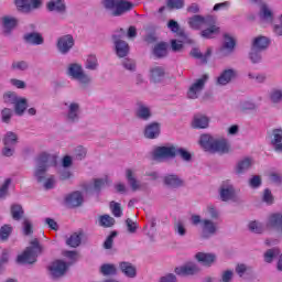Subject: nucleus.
<instances>
[{
    "instance_id": "55",
    "label": "nucleus",
    "mask_w": 282,
    "mask_h": 282,
    "mask_svg": "<svg viewBox=\"0 0 282 282\" xmlns=\"http://www.w3.org/2000/svg\"><path fill=\"white\" fill-rule=\"evenodd\" d=\"M113 237H116V231H112L104 242V248H106V250H111V247L113 246Z\"/></svg>"
},
{
    "instance_id": "23",
    "label": "nucleus",
    "mask_w": 282,
    "mask_h": 282,
    "mask_svg": "<svg viewBox=\"0 0 282 282\" xmlns=\"http://www.w3.org/2000/svg\"><path fill=\"white\" fill-rule=\"evenodd\" d=\"M50 12H65V3L63 0H53L47 3Z\"/></svg>"
},
{
    "instance_id": "33",
    "label": "nucleus",
    "mask_w": 282,
    "mask_h": 282,
    "mask_svg": "<svg viewBox=\"0 0 282 282\" xmlns=\"http://www.w3.org/2000/svg\"><path fill=\"white\" fill-rule=\"evenodd\" d=\"M116 224V219L109 215H102L99 217V226H102L104 228H111Z\"/></svg>"
},
{
    "instance_id": "63",
    "label": "nucleus",
    "mask_w": 282,
    "mask_h": 282,
    "mask_svg": "<svg viewBox=\"0 0 282 282\" xmlns=\"http://www.w3.org/2000/svg\"><path fill=\"white\" fill-rule=\"evenodd\" d=\"M232 274H234L232 271H229V270L225 271L223 273L221 281L223 282H230V281H232Z\"/></svg>"
},
{
    "instance_id": "60",
    "label": "nucleus",
    "mask_w": 282,
    "mask_h": 282,
    "mask_svg": "<svg viewBox=\"0 0 282 282\" xmlns=\"http://www.w3.org/2000/svg\"><path fill=\"white\" fill-rule=\"evenodd\" d=\"M24 235H32V223L29 219L23 220Z\"/></svg>"
},
{
    "instance_id": "49",
    "label": "nucleus",
    "mask_w": 282,
    "mask_h": 282,
    "mask_svg": "<svg viewBox=\"0 0 282 282\" xmlns=\"http://www.w3.org/2000/svg\"><path fill=\"white\" fill-rule=\"evenodd\" d=\"M87 69H96L98 67V59L95 55H89L86 59Z\"/></svg>"
},
{
    "instance_id": "47",
    "label": "nucleus",
    "mask_w": 282,
    "mask_h": 282,
    "mask_svg": "<svg viewBox=\"0 0 282 282\" xmlns=\"http://www.w3.org/2000/svg\"><path fill=\"white\" fill-rule=\"evenodd\" d=\"M182 41H177V40H172L171 41V45H172V50L173 52H182V48L184 47V42H186V35L185 37L184 36H181Z\"/></svg>"
},
{
    "instance_id": "5",
    "label": "nucleus",
    "mask_w": 282,
    "mask_h": 282,
    "mask_svg": "<svg viewBox=\"0 0 282 282\" xmlns=\"http://www.w3.org/2000/svg\"><path fill=\"white\" fill-rule=\"evenodd\" d=\"M177 155V148L171 147H158L152 152V160L156 162H163V160H169Z\"/></svg>"
},
{
    "instance_id": "7",
    "label": "nucleus",
    "mask_w": 282,
    "mask_h": 282,
    "mask_svg": "<svg viewBox=\"0 0 282 282\" xmlns=\"http://www.w3.org/2000/svg\"><path fill=\"white\" fill-rule=\"evenodd\" d=\"M67 263L57 260L54 261L48 270L53 279H61V276H65V272H67Z\"/></svg>"
},
{
    "instance_id": "24",
    "label": "nucleus",
    "mask_w": 282,
    "mask_h": 282,
    "mask_svg": "<svg viewBox=\"0 0 282 282\" xmlns=\"http://www.w3.org/2000/svg\"><path fill=\"white\" fill-rule=\"evenodd\" d=\"M268 45H270V40H268V37L265 36H258L254 39L253 41V50H265L268 47Z\"/></svg>"
},
{
    "instance_id": "3",
    "label": "nucleus",
    "mask_w": 282,
    "mask_h": 282,
    "mask_svg": "<svg viewBox=\"0 0 282 282\" xmlns=\"http://www.w3.org/2000/svg\"><path fill=\"white\" fill-rule=\"evenodd\" d=\"M41 252V245L39 243V239L35 238L31 241V247H28L22 254L18 256L17 262L35 263L36 257H39Z\"/></svg>"
},
{
    "instance_id": "56",
    "label": "nucleus",
    "mask_w": 282,
    "mask_h": 282,
    "mask_svg": "<svg viewBox=\"0 0 282 282\" xmlns=\"http://www.w3.org/2000/svg\"><path fill=\"white\" fill-rule=\"evenodd\" d=\"M176 155H181V158L183 160H185L186 162H188V160H191V154L188 153V151H186L182 148H176Z\"/></svg>"
},
{
    "instance_id": "38",
    "label": "nucleus",
    "mask_w": 282,
    "mask_h": 282,
    "mask_svg": "<svg viewBox=\"0 0 282 282\" xmlns=\"http://www.w3.org/2000/svg\"><path fill=\"white\" fill-rule=\"evenodd\" d=\"M167 28L171 29L172 32H175L178 36H183V39H186V33L180 29V24L175 22V20H170Z\"/></svg>"
},
{
    "instance_id": "50",
    "label": "nucleus",
    "mask_w": 282,
    "mask_h": 282,
    "mask_svg": "<svg viewBox=\"0 0 282 282\" xmlns=\"http://www.w3.org/2000/svg\"><path fill=\"white\" fill-rule=\"evenodd\" d=\"M110 209L112 215L116 217H122V208H120V204L116 202L110 203Z\"/></svg>"
},
{
    "instance_id": "15",
    "label": "nucleus",
    "mask_w": 282,
    "mask_h": 282,
    "mask_svg": "<svg viewBox=\"0 0 282 282\" xmlns=\"http://www.w3.org/2000/svg\"><path fill=\"white\" fill-rule=\"evenodd\" d=\"M235 78H237V72L234 69H226L218 77V85H228V83L235 80Z\"/></svg>"
},
{
    "instance_id": "62",
    "label": "nucleus",
    "mask_w": 282,
    "mask_h": 282,
    "mask_svg": "<svg viewBox=\"0 0 282 282\" xmlns=\"http://www.w3.org/2000/svg\"><path fill=\"white\" fill-rule=\"evenodd\" d=\"M126 224L128 226L129 232H135V230H138V225L133 220H131V218H128L126 220Z\"/></svg>"
},
{
    "instance_id": "35",
    "label": "nucleus",
    "mask_w": 282,
    "mask_h": 282,
    "mask_svg": "<svg viewBox=\"0 0 282 282\" xmlns=\"http://www.w3.org/2000/svg\"><path fill=\"white\" fill-rule=\"evenodd\" d=\"M18 140H19V138L17 137V134L14 132H7V134L3 139L4 147H14V144H17Z\"/></svg>"
},
{
    "instance_id": "58",
    "label": "nucleus",
    "mask_w": 282,
    "mask_h": 282,
    "mask_svg": "<svg viewBox=\"0 0 282 282\" xmlns=\"http://www.w3.org/2000/svg\"><path fill=\"white\" fill-rule=\"evenodd\" d=\"M259 50H254V47H252L250 53V59L252 61V63H259L261 61V55L259 54Z\"/></svg>"
},
{
    "instance_id": "2",
    "label": "nucleus",
    "mask_w": 282,
    "mask_h": 282,
    "mask_svg": "<svg viewBox=\"0 0 282 282\" xmlns=\"http://www.w3.org/2000/svg\"><path fill=\"white\" fill-rule=\"evenodd\" d=\"M50 166H56V156L43 152L37 158V169L35 170V177L37 178V182L43 181L45 177V171H47Z\"/></svg>"
},
{
    "instance_id": "45",
    "label": "nucleus",
    "mask_w": 282,
    "mask_h": 282,
    "mask_svg": "<svg viewBox=\"0 0 282 282\" xmlns=\"http://www.w3.org/2000/svg\"><path fill=\"white\" fill-rule=\"evenodd\" d=\"M67 246H70V248H78L80 246V236L78 234H73L67 240Z\"/></svg>"
},
{
    "instance_id": "6",
    "label": "nucleus",
    "mask_w": 282,
    "mask_h": 282,
    "mask_svg": "<svg viewBox=\"0 0 282 282\" xmlns=\"http://www.w3.org/2000/svg\"><path fill=\"white\" fill-rule=\"evenodd\" d=\"M208 80V75H203L200 78L196 79L189 87L187 91V98L195 100L204 90L206 82Z\"/></svg>"
},
{
    "instance_id": "13",
    "label": "nucleus",
    "mask_w": 282,
    "mask_h": 282,
    "mask_svg": "<svg viewBox=\"0 0 282 282\" xmlns=\"http://www.w3.org/2000/svg\"><path fill=\"white\" fill-rule=\"evenodd\" d=\"M65 203L68 208H76L83 204V194L80 192H74L70 195L66 196Z\"/></svg>"
},
{
    "instance_id": "36",
    "label": "nucleus",
    "mask_w": 282,
    "mask_h": 282,
    "mask_svg": "<svg viewBox=\"0 0 282 282\" xmlns=\"http://www.w3.org/2000/svg\"><path fill=\"white\" fill-rule=\"evenodd\" d=\"M252 166V159H245L240 162H238L237 165V173H245V171H248Z\"/></svg>"
},
{
    "instance_id": "26",
    "label": "nucleus",
    "mask_w": 282,
    "mask_h": 282,
    "mask_svg": "<svg viewBox=\"0 0 282 282\" xmlns=\"http://www.w3.org/2000/svg\"><path fill=\"white\" fill-rule=\"evenodd\" d=\"M210 54H213V51L210 48H207V52L205 55L202 54L199 48H193L191 51V56H193V58H198L200 61V63H206L208 59V56H210Z\"/></svg>"
},
{
    "instance_id": "40",
    "label": "nucleus",
    "mask_w": 282,
    "mask_h": 282,
    "mask_svg": "<svg viewBox=\"0 0 282 282\" xmlns=\"http://www.w3.org/2000/svg\"><path fill=\"white\" fill-rule=\"evenodd\" d=\"M10 235H12V226L3 225L0 228V239H1V241H8V239L10 238Z\"/></svg>"
},
{
    "instance_id": "4",
    "label": "nucleus",
    "mask_w": 282,
    "mask_h": 282,
    "mask_svg": "<svg viewBox=\"0 0 282 282\" xmlns=\"http://www.w3.org/2000/svg\"><path fill=\"white\" fill-rule=\"evenodd\" d=\"M104 6L107 10H113L112 17H122L124 12H129L133 8V3L129 0H105Z\"/></svg>"
},
{
    "instance_id": "28",
    "label": "nucleus",
    "mask_w": 282,
    "mask_h": 282,
    "mask_svg": "<svg viewBox=\"0 0 282 282\" xmlns=\"http://www.w3.org/2000/svg\"><path fill=\"white\" fill-rule=\"evenodd\" d=\"M79 109H80V106H78V104L73 102L69 105L67 119L70 120V122H75V120H78Z\"/></svg>"
},
{
    "instance_id": "53",
    "label": "nucleus",
    "mask_w": 282,
    "mask_h": 282,
    "mask_svg": "<svg viewBox=\"0 0 282 282\" xmlns=\"http://www.w3.org/2000/svg\"><path fill=\"white\" fill-rule=\"evenodd\" d=\"M12 180L7 178L0 187V198H3L8 195V188L10 187Z\"/></svg>"
},
{
    "instance_id": "9",
    "label": "nucleus",
    "mask_w": 282,
    "mask_h": 282,
    "mask_svg": "<svg viewBox=\"0 0 282 282\" xmlns=\"http://www.w3.org/2000/svg\"><path fill=\"white\" fill-rule=\"evenodd\" d=\"M68 74L79 83H89V76L83 74V68L78 64H72L68 68Z\"/></svg>"
},
{
    "instance_id": "17",
    "label": "nucleus",
    "mask_w": 282,
    "mask_h": 282,
    "mask_svg": "<svg viewBox=\"0 0 282 282\" xmlns=\"http://www.w3.org/2000/svg\"><path fill=\"white\" fill-rule=\"evenodd\" d=\"M271 144L275 151L282 152V129H275L272 133Z\"/></svg>"
},
{
    "instance_id": "41",
    "label": "nucleus",
    "mask_w": 282,
    "mask_h": 282,
    "mask_svg": "<svg viewBox=\"0 0 282 282\" xmlns=\"http://www.w3.org/2000/svg\"><path fill=\"white\" fill-rule=\"evenodd\" d=\"M100 272L104 274V276H111L116 274L117 269L115 264H104L100 268Z\"/></svg>"
},
{
    "instance_id": "54",
    "label": "nucleus",
    "mask_w": 282,
    "mask_h": 282,
    "mask_svg": "<svg viewBox=\"0 0 282 282\" xmlns=\"http://www.w3.org/2000/svg\"><path fill=\"white\" fill-rule=\"evenodd\" d=\"M271 101L272 102H281L282 101V90L275 89L271 93Z\"/></svg>"
},
{
    "instance_id": "44",
    "label": "nucleus",
    "mask_w": 282,
    "mask_h": 282,
    "mask_svg": "<svg viewBox=\"0 0 282 282\" xmlns=\"http://www.w3.org/2000/svg\"><path fill=\"white\" fill-rule=\"evenodd\" d=\"M223 50L232 52V50H235V39L230 37L228 34H225V43L223 44Z\"/></svg>"
},
{
    "instance_id": "16",
    "label": "nucleus",
    "mask_w": 282,
    "mask_h": 282,
    "mask_svg": "<svg viewBox=\"0 0 282 282\" xmlns=\"http://www.w3.org/2000/svg\"><path fill=\"white\" fill-rule=\"evenodd\" d=\"M189 28L193 30H200L204 25H208V20L204 19L202 15H194L188 20Z\"/></svg>"
},
{
    "instance_id": "34",
    "label": "nucleus",
    "mask_w": 282,
    "mask_h": 282,
    "mask_svg": "<svg viewBox=\"0 0 282 282\" xmlns=\"http://www.w3.org/2000/svg\"><path fill=\"white\" fill-rule=\"evenodd\" d=\"M11 215L15 221H19L23 217V207L19 204L12 205Z\"/></svg>"
},
{
    "instance_id": "32",
    "label": "nucleus",
    "mask_w": 282,
    "mask_h": 282,
    "mask_svg": "<svg viewBox=\"0 0 282 282\" xmlns=\"http://www.w3.org/2000/svg\"><path fill=\"white\" fill-rule=\"evenodd\" d=\"M202 36L204 39H215L219 34V28L213 25L204 31H202Z\"/></svg>"
},
{
    "instance_id": "27",
    "label": "nucleus",
    "mask_w": 282,
    "mask_h": 282,
    "mask_svg": "<svg viewBox=\"0 0 282 282\" xmlns=\"http://www.w3.org/2000/svg\"><path fill=\"white\" fill-rule=\"evenodd\" d=\"M260 18L263 21L272 22V19H274V14L272 13V10L267 4H261L260 7Z\"/></svg>"
},
{
    "instance_id": "43",
    "label": "nucleus",
    "mask_w": 282,
    "mask_h": 282,
    "mask_svg": "<svg viewBox=\"0 0 282 282\" xmlns=\"http://www.w3.org/2000/svg\"><path fill=\"white\" fill-rule=\"evenodd\" d=\"M279 254H281V251L278 248L269 249L264 253V261L267 263H272V259H274V257H279Z\"/></svg>"
},
{
    "instance_id": "51",
    "label": "nucleus",
    "mask_w": 282,
    "mask_h": 282,
    "mask_svg": "<svg viewBox=\"0 0 282 282\" xmlns=\"http://www.w3.org/2000/svg\"><path fill=\"white\" fill-rule=\"evenodd\" d=\"M249 230H251V232H256L257 235H261V232H263V226L257 221H251L249 224Z\"/></svg>"
},
{
    "instance_id": "39",
    "label": "nucleus",
    "mask_w": 282,
    "mask_h": 282,
    "mask_svg": "<svg viewBox=\"0 0 282 282\" xmlns=\"http://www.w3.org/2000/svg\"><path fill=\"white\" fill-rule=\"evenodd\" d=\"M164 76V69L160 66H156L151 69V78L154 83L160 82L161 78Z\"/></svg>"
},
{
    "instance_id": "11",
    "label": "nucleus",
    "mask_w": 282,
    "mask_h": 282,
    "mask_svg": "<svg viewBox=\"0 0 282 282\" xmlns=\"http://www.w3.org/2000/svg\"><path fill=\"white\" fill-rule=\"evenodd\" d=\"M197 272H199V268L195 263H187L175 269V273L178 276H191L192 274H197Z\"/></svg>"
},
{
    "instance_id": "29",
    "label": "nucleus",
    "mask_w": 282,
    "mask_h": 282,
    "mask_svg": "<svg viewBox=\"0 0 282 282\" xmlns=\"http://www.w3.org/2000/svg\"><path fill=\"white\" fill-rule=\"evenodd\" d=\"M164 184L170 186L171 188H177V186H182V180L175 175H169L164 178Z\"/></svg>"
},
{
    "instance_id": "61",
    "label": "nucleus",
    "mask_w": 282,
    "mask_h": 282,
    "mask_svg": "<svg viewBox=\"0 0 282 282\" xmlns=\"http://www.w3.org/2000/svg\"><path fill=\"white\" fill-rule=\"evenodd\" d=\"M2 121L4 122H10V118H12V110H10L9 108H4L2 110Z\"/></svg>"
},
{
    "instance_id": "42",
    "label": "nucleus",
    "mask_w": 282,
    "mask_h": 282,
    "mask_svg": "<svg viewBox=\"0 0 282 282\" xmlns=\"http://www.w3.org/2000/svg\"><path fill=\"white\" fill-rule=\"evenodd\" d=\"M232 195H235V189L232 188V186L221 188L220 191V197L223 202H228V199H232Z\"/></svg>"
},
{
    "instance_id": "30",
    "label": "nucleus",
    "mask_w": 282,
    "mask_h": 282,
    "mask_svg": "<svg viewBox=\"0 0 282 282\" xmlns=\"http://www.w3.org/2000/svg\"><path fill=\"white\" fill-rule=\"evenodd\" d=\"M167 45L166 43L162 42L159 43L154 46V56H156L158 58H164V56H166L167 54Z\"/></svg>"
},
{
    "instance_id": "22",
    "label": "nucleus",
    "mask_w": 282,
    "mask_h": 282,
    "mask_svg": "<svg viewBox=\"0 0 282 282\" xmlns=\"http://www.w3.org/2000/svg\"><path fill=\"white\" fill-rule=\"evenodd\" d=\"M145 138L153 140V138H158L160 135V124L151 123L145 128Z\"/></svg>"
},
{
    "instance_id": "37",
    "label": "nucleus",
    "mask_w": 282,
    "mask_h": 282,
    "mask_svg": "<svg viewBox=\"0 0 282 282\" xmlns=\"http://www.w3.org/2000/svg\"><path fill=\"white\" fill-rule=\"evenodd\" d=\"M15 105V113L21 116L28 109V100L24 98L18 99Z\"/></svg>"
},
{
    "instance_id": "19",
    "label": "nucleus",
    "mask_w": 282,
    "mask_h": 282,
    "mask_svg": "<svg viewBox=\"0 0 282 282\" xmlns=\"http://www.w3.org/2000/svg\"><path fill=\"white\" fill-rule=\"evenodd\" d=\"M196 259L203 263V265H213V263H215V254L213 253L198 252L196 253Z\"/></svg>"
},
{
    "instance_id": "46",
    "label": "nucleus",
    "mask_w": 282,
    "mask_h": 282,
    "mask_svg": "<svg viewBox=\"0 0 282 282\" xmlns=\"http://www.w3.org/2000/svg\"><path fill=\"white\" fill-rule=\"evenodd\" d=\"M2 23L7 32L12 30V28H17V19L14 18L6 17L2 19Z\"/></svg>"
},
{
    "instance_id": "21",
    "label": "nucleus",
    "mask_w": 282,
    "mask_h": 282,
    "mask_svg": "<svg viewBox=\"0 0 282 282\" xmlns=\"http://www.w3.org/2000/svg\"><path fill=\"white\" fill-rule=\"evenodd\" d=\"M126 177H127L128 184H130L132 191H140V188H142L140 181L135 180V176H133V171L128 169L126 171Z\"/></svg>"
},
{
    "instance_id": "25",
    "label": "nucleus",
    "mask_w": 282,
    "mask_h": 282,
    "mask_svg": "<svg viewBox=\"0 0 282 282\" xmlns=\"http://www.w3.org/2000/svg\"><path fill=\"white\" fill-rule=\"evenodd\" d=\"M24 40L32 45H43V36L40 33H29L24 35Z\"/></svg>"
},
{
    "instance_id": "64",
    "label": "nucleus",
    "mask_w": 282,
    "mask_h": 282,
    "mask_svg": "<svg viewBox=\"0 0 282 282\" xmlns=\"http://www.w3.org/2000/svg\"><path fill=\"white\" fill-rule=\"evenodd\" d=\"M160 282H177V278H175L174 274H167V275L161 278Z\"/></svg>"
},
{
    "instance_id": "59",
    "label": "nucleus",
    "mask_w": 282,
    "mask_h": 282,
    "mask_svg": "<svg viewBox=\"0 0 282 282\" xmlns=\"http://www.w3.org/2000/svg\"><path fill=\"white\" fill-rule=\"evenodd\" d=\"M249 184L252 188H259L261 186V176L256 175L250 181Z\"/></svg>"
},
{
    "instance_id": "52",
    "label": "nucleus",
    "mask_w": 282,
    "mask_h": 282,
    "mask_svg": "<svg viewBox=\"0 0 282 282\" xmlns=\"http://www.w3.org/2000/svg\"><path fill=\"white\" fill-rule=\"evenodd\" d=\"M3 100L7 105H14L19 98H17V94L14 93H7L3 96Z\"/></svg>"
},
{
    "instance_id": "48",
    "label": "nucleus",
    "mask_w": 282,
    "mask_h": 282,
    "mask_svg": "<svg viewBox=\"0 0 282 282\" xmlns=\"http://www.w3.org/2000/svg\"><path fill=\"white\" fill-rule=\"evenodd\" d=\"M167 8L171 10H180L184 8V0H167Z\"/></svg>"
},
{
    "instance_id": "18",
    "label": "nucleus",
    "mask_w": 282,
    "mask_h": 282,
    "mask_svg": "<svg viewBox=\"0 0 282 282\" xmlns=\"http://www.w3.org/2000/svg\"><path fill=\"white\" fill-rule=\"evenodd\" d=\"M119 268L126 276H129V279H135L137 270L131 262H121Z\"/></svg>"
},
{
    "instance_id": "8",
    "label": "nucleus",
    "mask_w": 282,
    "mask_h": 282,
    "mask_svg": "<svg viewBox=\"0 0 282 282\" xmlns=\"http://www.w3.org/2000/svg\"><path fill=\"white\" fill-rule=\"evenodd\" d=\"M30 2L28 0H15V6L20 12H32V10L41 8V0H30Z\"/></svg>"
},
{
    "instance_id": "57",
    "label": "nucleus",
    "mask_w": 282,
    "mask_h": 282,
    "mask_svg": "<svg viewBox=\"0 0 282 282\" xmlns=\"http://www.w3.org/2000/svg\"><path fill=\"white\" fill-rule=\"evenodd\" d=\"M263 202H265V204H273L274 196H272V192H270V189H264Z\"/></svg>"
},
{
    "instance_id": "14",
    "label": "nucleus",
    "mask_w": 282,
    "mask_h": 282,
    "mask_svg": "<svg viewBox=\"0 0 282 282\" xmlns=\"http://www.w3.org/2000/svg\"><path fill=\"white\" fill-rule=\"evenodd\" d=\"M115 39V44H116V50H117V56L119 58H124L127 54H129V44L122 40H118V36H113Z\"/></svg>"
},
{
    "instance_id": "12",
    "label": "nucleus",
    "mask_w": 282,
    "mask_h": 282,
    "mask_svg": "<svg viewBox=\"0 0 282 282\" xmlns=\"http://www.w3.org/2000/svg\"><path fill=\"white\" fill-rule=\"evenodd\" d=\"M210 122V119L202 113H196L193 117L192 120V127L194 129H208V124Z\"/></svg>"
},
{
    "instance_id": "20",
    "label": "nucleus",
    "mask_w": 282,
    "mask_h": 282,
    "mask_svg": "<svg viewBox=\"0 0 282 282\" xmlns=\"http://www.w3.org/2000/svg\"><path fill=\"white\" fill-rule=\"evenodd\" d=\"M215 232H217V226L215 225V223L205 219L203 221V236L210 237V235H215Z\"/></svg>"
},
{
    "instance_id": "1",
    "label": "nucleus",
    "mask_w": 282,
    "mask_h": 282,
    "mask_svg": "<svg viewBox=\"0 0 282 282\" xmlns=\"http://www.w3.org/2000/svg\"><path fill=\"white\" fill-rule=\"evenodd\" d=\"M199 144L205 151L212 153H228L230 151V144L226 139H214L210 134L200 135Z\"/></svg>"
},
{
    "instance_id": "31",
    "label": "nucleus",
    "mask_w": 282,
    "mask_h": 282,
    "mask_svg": "<svg viewBox=\"0 0 282 282\" xmlns=\"http://www.w3.org/2000/svg\"><path fill=\"white\" fill-rule=\"evenodd\" d=\"M138 105H139V108L137 110L138 118H141V120H149V118H151V110L142 104H138Z\"/></svg>"
},
{
    "instance_id": "10",
    "label": "nucleus",
    "mask_w": 282,
    "mask_h": 282,
    "mask_svg": "<svg viewBox=\"0 0 282 282\" xmlns=\"http://www.w3.org/2000/svg\"><path fill=\"white\" fill-rule=\"evenodd\" d=\"M57 47L62 54H67L74 47V37L64 35L57 42Z\"/></svg>"
}]
</instances>
